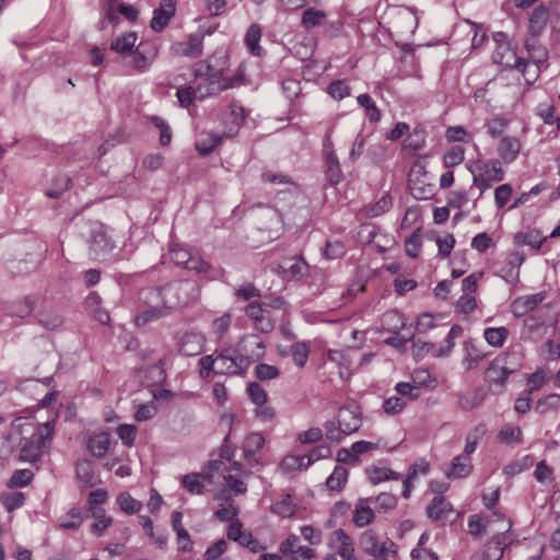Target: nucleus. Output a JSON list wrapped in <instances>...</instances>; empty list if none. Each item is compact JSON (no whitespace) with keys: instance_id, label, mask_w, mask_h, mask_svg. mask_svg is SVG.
<instances>
[{"instance_id":"f257e3e1","label":"nucleus","mask_w":560,"mask_h":560,"mask_svg":"<svg viewBox=\"0 0 560 560\" xmlns=\"http://www.w3.org/2000/svg\"><path fill=\"white\" fill-rule=\"evenodd\" d=\"M199 288L192 281H178L161 288H147L140 291L139 299L143 303L135 318L137 326H144L163 317L166 310L176 305L187 304L197 300Z\"/></svg>"},{"instance_id":"f03ea898","label":"nucleus","mask_w":560,"mask_h":560,"mask_svg":"<svg viewBox=\"0 0 560 560\" xmlns=\"http://www.w3.org/2000/svg\"><path fill=\"white\" fill-rule=\"evenodd\" d=\"M196 86L180 88L176 92L182 107H188L195 97L200 100L233 88V81L223 77L222 69H217L207 62H200L195 69Z\"/></svg>"},{"instance_id":"7ed1b4c3","label":"nucleus","mask_w":560,"mask_h":560,"mask_svg":"<svg viewBox=\"0 0 560 560\" xmlns=\"http://www.w3.org/2000/svg\"><path fill=\"white\" fill-rule=\"evenodd\" d=\"M58 415L55 413L51 420L45 423L31 424L33 431L30 436H26L21 442L19 458L24 463H35L38 460L45 451L50 447L54 432L55 421Z\"/></svg>"},{"instance_id":"20e7f679","label":"nucleus","mask_w":560,"mask_h":560,"mask_svg":"<svg viewBox=\"0 0 560 560\" xmlns=\"http://www.w3.org/2000/svg\"><path fill=\"white\" fill-rule=\"evenodd\" d=\"M361 427V412L355 406L342 407L338 411L337 422L326 421L324 424L326 438L339 443L345 436L357 432Z\"/></svg>"},{"instance_id":"39448f33","label":"nucleus","mask_w":560,"mask_h":560,"mask_svg":"<svg viewBox=\"0 0 560 560\" xmlns=\"http://www.w3.org/2000/svg\"><path fill=\"white\" fill-rule=\"evenodd\" d=\"M159 56V46L151 40L140 42L135 49L122 57L124 63L138 73L148 72Z\"/></svg>"},{"instance_id":"423d86ee","label":"nucleus","mask_w":560,"mask_h":560,"mask_svg":"<svg viewBox=\"0 0 560 560\" xmlns=\"http://www.w3.org/2000/svg\"><path fill=\"white\" fill-rule=\"evenodd\" d=\"M170 255L176 265L183 266L188 270H194L200 275H205L209 280L214 279L217 276V272L211 268V266L205 261L197 252H192V249L188 247L177 245L173 246L170 249Z\"/></svg>"},{"instance_id":"0eeeda50","label":"nucleus","mask_w":560,"mask_h":560,"mask_svg":"<svg viewBox=\"0 0 560 560\" xmlns=\"http://www.w3.org/2000/svg\"><path fill=\"white\" fill-rule=\"evenodd\" d=\"M116 243L108 234L107 229L100 223L91 228L90 254L95 259H106L115 249Z\"/></svg>"},{"instance_id":"6e6552de","label":"nucleus","mask_w":560,"mask_h":560,"mask_svg":"<svg viewBox=\"0 0 560 560\" xmlns=\"http://www.w3.org/2000/svg\"><path fill=\"white\" fill-rule=\"evenodd\" d=\"M178 352L183 355L194 357L203 351L206 337L197 330H178L175 334Z\"/></svg>"},{"instance_id":"1a4fd4ad","label":"nucleus","mask_w":560,"mask_h":560,"mask_svg":"<svg viewBox=\"0 0 560 560\" xmlns=\"http://www.w3.org/2000/svg\"><path fill=\"white\" fill-rule=\"evenodd\" d=\"M217 362L219 374L237 375L248 369V361L243 360L236 348L224 349L217 357Z\"/></svg>"},{"instance_id":"9d476101","label":"nucleus","mask_w":560,"mask_h":560,"mask_svg":"<svg viewBox=\"0 0 560 560\" xmlns=\"http://www.w3.org/2000/svg\"><path fill=\"white\" fill-rule=\"evenodd\" d=\"M217 362L219 374L237 375L248 369V361L243 360L236 348L224 349L217 357Z\"/></svg>"},{"instance_id":"9b49d317","label":"nucleus","mask_w":560,"mask_h":560,"mask_svg":"<svg viewBox=\"0 0 560 560\" xmlns=\"http://www.w3.org/2000/svg\"><path fill=\"white\" fill-rule=\"evenodd\" d=\"M243 360L248 361V366L265 357L266 347L257 335H246L235 346Z\"/></svg>"},{"instance_id":"f8f14e48","label":"nucleus","mask_w":560,"mask_h":560,"mask_svg":"<svg viewBox=\"0 0 560 560\" xmlns=\"http://www.w3.org/2000/svg\"><path fill=\"white\" fill-rule=\"evenodd\" d=\"M515 366H508V355L501 354L491 361L486 370V380L490 384L500 385L504 387L509 376L514 373Z\"/></svg>"},{"instance_id":"ddd939ff","label":"nucleus","mask_w":560,"mask_h":560,"mask_svg":"<svg viewBox=\"0 0 560 560\" xmlns=\"http://www.w3.org/2000/svg\"><path fill=\"white\" fill-rule=\"evenodd\" d=\"M328 547L338 553L342 560H357L352 539L341 528H338L330 534Z\"/></svg>"},{"instance_id":"4468645a","label":"nucleus","mask_w":560,"mask_h":560,"mask_svg":"<svg viewBox=\"0 0 560 560\" xmlns=\"http://www.w3.org/2000/svg\"><path fill=\"white\" fill-rule=\"evenodd\" d=\"M469 171L470 173L479 174L492 183L502 182L505 175L502 163L498 159L477 161L469 167Z\"/></svg>"},{"instance_id":"2eb2a0df","label":"nucleus","mask_w":560,"mask_h":560,"mask_svg":"<svg viewBox=\"0 0 560 560\" xmlns=\"http://www.w3.org/2000/svg\"><path fill=\"white\" fill-rule=\"evenodd\" d=\"M176 13V0H161L159 8L154 9L150 27L154 32H161Z\"/></svg>"},{"instance_id":"dca6fc26","label":"nucleus","mask_w":560,"mask_h":560,"mask_svg":"<svg viewBox=\"0 0 560 560\" xmlns=\"http://www.w3.org/2000/svg\"><path fill=\"white\" fill-rule=\"evenodd\" d=\"M464 358L462 365L466 371L475 370L479 366L480 362L487 358L488 353L485 351L482 345L477 340L469 339L464 343Z\"/></svg>"},{"instance_id":"f3484780","label":"nucleus","mask_w":560,"mask_h":560,"mask_svg":"<svg viewBox=\"0 0 560 560\" xmlns=\"http://www.w3.org/2000/svg\"><path fill=\"white\" fill-rule=\"evenodd\" d=\"M279 270L283 279L290 280H301L308 273V265L307 262L300 257H292L284 259L279 265Z\"/></svg>"},{"instance_id":"a211bd4d","label":"nucleus","mask_w":560,"mask_h":560,"mask_svg":"<svg viewBox=\"0 0 560 560\" xmlns=\"http://www.w3.org/2000/svg\"><path fill=\"white\" fill-rule=\"evenodd\" d=\"M521 149L522 142L520 138L515 136H502L498 143L497 152L501 163L511 164L517 159Z\"/></svg>"},{"instance_id":"6ab92c4d","label":"nucleus","mask_w":560,"mask_h":560,"mask_svg":"<svg viewBox=\"0 0 560 560\" xmlns=\"http://www.w3.org/2000/svg\"><path fill=\"white\" fill-rule=\"evenodd\" d=\"M245 314L253 320L257 330L267 334L273 329V322L269 313L261 308L259 302H250L245 307Z\"/></svg>"},{"instance_id":"aec40b11","label":"nucleus","mask_w":560,"mask_h":560,"mask_svg":"<svg viewBox=\"0 0 560 560\" xmlns=\"http://www.w3.org/2000/svg\"><path fill=\"white\" fill-rule=\"evenodd\" d=\"M171 52L177 57L197 58L202 52V40L191 35L187 42H176L171 46Z\"/></svg>"},{"instance_id":"412c9836","label":"nucleus","mask_w":560,"mask_h":560,"mask_svg":"<svg viewBox=\"0 0 560 560\" xmlns=\"http://www.w3.org/2000/svg\"><path fill=\"white\" fill-rule=\"evenodd\" d=\"M393 27L400 35L413 34L418 27V18L411 10L401 9L394 16Z\"/></svg>"},{"instance_id":"4be33fe9","label":"nucleus","mask_w":560,"mask_h":560,"mask_svg":"<svg viewBox=\"0 0 560 560\" xmlns=\"http://www.w3.org/2000/svg\"><path fill=\"white\" fill-rule=\"evenodd\" d=\"M210 471H203L201 474L191 472L182 477V486L190 494L199 495L203 493L206 482H211Z\"/></svg>"},{"instance_id":"5701e85b","label":"nucleus","mask_w":560,"mask_h":560,"mask_svg":"<svg viewBox=\"0 0 560 560\" xmlns=\"http://www.w3.org/2000/svg\"><path fill=\"white\" fill-rule=\"evenodd\" d=\"M451 513L453 505L442 495L434 497L427 508L428 517L434 522L446 520Z\"/></svg>"},{"instance_id":"b1692460","label":"nucleus","mask_w":560,"mask_h":560,"mask_svg":"<svg viewBox=\"0 0 560 560\" xmlns=\"http://www.w3.org/2000/svg\"><path fill=\"white\" fill-rule=\"evenodd\" d=\"M231 471H234L235 475L229 472L224 476V480L226 486L232 490L235 494L245 493L247 490L246 483L241 477H247L248 472L240 463H233L231 466Z\"/></svg>"},{"instance_id":"393cba45","label":"nucleus","mask_w":560,"mask_h":560,"mask_svg":"<svg viewBox=\"0 0 560 560\" xmlns=\"http://www.w3.org/2000/svg\"><path fill=\"white\" fill-rule=\"evenodd\" d=\"M116 12L124 15L129 22H136L139 16V11L135 5L116 3V0H107L106 18L109 22L116 19Z\"/></svg>"},{"instance_id":"a878e982","label":"nucleus","mask_w":560,"mask_h":560,"mask_svg":"<svg viewBox=\"0 0 560 560\" xmlns=\"http://www.w3.org/2000/svg\"><path fill=\"white\" fill-rule=\"evenodd\" d=\"M471 470L470 457L460 454L452 459L450 468L446 470V476L452 479L465 478L470 475Z\"/></svg>"},{"instance_id":"bb28decb","label":"nucleus","mask_w":560,"mask_h":560,"mask_svg":"<svg viewBox=\"0 0 560 560\" xmlns=\"http://www.w3.org/2000/svg\"><path fill=\"white\" fill-rule=\"evenodd\" d=\"M137 520L152 544L156 545L161 549L166 547L168 541L167 536L154 530L153 521L148 515H138Z\"/></svg>"},{"instance_id":"cd10ccee","label":"nucleus","mask_w":560,"mask_h":560,"mask_svg":"<svg viewBox=\"0 0 560 560\" xmlns=\"http://www.w3.org/2000/svg\"><path fill=\"white\" fill-rule=\"evenodd\" d=\"M137 40L138 35L136 32H127L113 39L110 49L124 57L135 49Z\"/></svg>"},{"instance_id":"c85d7f7f","label":"nucleus","mask_w":560,"mask_h":560,"mask_svg":"<svg viewBox=\"0 0 560 560\" xmlns=\"http://www.w3.org/2000/svg\"><path fill=\"white\" fill-rule=\"evenodd\" d=\"M110 446V435L106 432L95 433L88 441V450L95 457H103Z\"/></svg>"},{"instance_id":"c756f323","label":"nucleus","mask_w":560,"mask_h":560,"mask_svg":"<svg viewBox=\"0 0 560 560\" xmlns=\"http://www.w3.org/2000/svg\"><path fill=\"white\" fill-rule=\"evenodd\" d=\"M506 546L505 533L494 535L479 552L486 553L489 560H500Z\"/></svg>"},{"instance_id":"7c9ffc66","label":"nucleus","mask_w":560,"mask_h":560,"mask_svg":"<svg viewBox=\"0 0 560 560\" xmlns=\"http://www.w3.org/2000/svg\"><path fill=\"white\" fill-rule=\"evenodd\" d=\"M549 18L548 9L544 5L536 7L529 16V32L538 36L545 28Z\"/></svg>"},{"instance_id":"2f4dec72","label":"nucleus","mask_w":560,"mask_h":560,"mask_svg":"<svg viewBox=\"0 0 560 560\" xmlns=\"http://www.w3.org/2000/svg\"><path fill=\"white\" fill-rule=\"evenodd\" d=\"M353 523L363 527L369 525L374 520V511L371 508L369 499L360 500L353 512Z\"/></svg>"},{"instance_id":"473e14b6","label":"nucleus","mask_w":560,"mask_h":560,"mask_svg":"<svg viewBox=\"0 0 560 560\" xmlns=\"http://www.w3.org/2000/svg\"><path fill=\"white\" fill-rule=\"evenodd\" d=\"M497 440L508 445H516L523 441V433L520 427L505 424L498 432Z\"/></svg>"},{"instance_id":"72a5a7b5","label":"nucleus","mask_w":560,"mask_h":560,"mask_svg":"<svg viewBox=\"0 0 560 560\" xmlns=\"http://www.w3.org/2000/svg\"><path fill=\"white\" fill-rule=\"evenodd\" d=\"M222 137L215 132L202 133L196 142V150L206 156L210 154L221 142Z\"/></svg>"},{"instance_id":"f704fd0d","label":"nucleus","mask_w":560,"mask_h":560,"mask_svg":"<svg viewBox=\"0 0 560 560\" xmlns=\"http://www.w3.org/2000/svg\"><path fill=\"white\" fill-rule=\"evenodd\" d=\"M509 329L506 327H489L483 330L486 342L493 348H501L508 340Z\"/></svg>"},{"instance_id":"c9c22d12","label":"nucleus","mask_w":560,"mask_h":560,"mask_svg":"<svg viewBox=\"0 0 560 560\" xmlns=\"http://www.w3.org/2000/svg\"><path fill=\"white\" fill-rule=\"evenodd\" d=\"M406 325L405 318L398 311H388L383 315L382 326L385 330L397 334Z\"/></svg>"},{"instance_id":"e433bc0d","label":"nucleus","mask_w":560,"mask_h":560,"mask_svg":"<svg viewBox=\"0 0 560 560\" xmlns=\"http://www.w3.org/2000/svg\"><path fill=\"white\" fill-rule=\"evenodd\" d=\"M116 503L127 515H133L142 509V503L129 492H120L116 498Z\"/></svg>"},{"instance_id":"4c0bfd02","label":"nucleus","mask_w":560,"mask_h":560,"mask_svg":"<svg viewBox=\"0 0 560 560\" xmlns=\"http://www.w3.org/2000/svg\"><path fill=\"white\" fill-rule=\"evenodd\" d=\"M349 472L342 466H336L334 471L326 480V486L330 491H341L348 480Z\"/></svg>"},{"instance_id":"58836bf2","label":"nucleus","mask_w":560,"mask_h":560,"mask_svg":"<svg viewBox=\"0 0 560 560\" xmlns=\"http://www.w3.org/2000/svg\"><path fill=\"white\" fill-rule=\"evenodd\" d=\"M483 399L485 393L481 389H474L463 394L459 397L458 405L463 410L469 411L480 406Z\"/></svg>"},{"instance_id":"ea45409f","label":"nucleus","mask_w":560,"mask_h":560,"mask_svg":"<svg viewBox=\"0 0 560 560\" xmlns=\"http://www.w3.org/2000/svg\"><path fill=\"white\" fill-rule=\"evenodd\" d=\"M547 238V236H542L541 233L535 229L525 233H518L515 236V241L518 244L530 246L534 249H539Z\"/></svg>"},{"instance_id":"a19ab883","label":"nucleus","mask_w":560,"mask_h":560,"mask_svg":"<svg viewBox=\"0 0 560 560\" xmlns=\"http://www.w3.org/2000/svg\"><path fill=\"white\" fill-rule=\"evenodd\" d=\"M261 39V28L258 24H252L245 36V42L250 52L254 56H261L262 48L259 46V42Z\"/></svg>"},{"instance_id":"79ce46f5","label":"nucleus","mask_w":560,"mask_h":560,"mask_svg":"<svg viewBox=\"0 0 560 560\" xmlns=\"http://www.w3.org/2000/svg\"><path fill=\"white\" fill-rule=\"evenodd\" d=\"M411 382L422 392L423 388H434L436 386L435 378L427 369H416L410 374Z\"/></svg>"},{"instance_id":"37998d69","label":"nucleus","mask_w":560,"mask_h":560,"mask_svg":"<svg viewBox=\"0 0 560 560\" xmlns=\"http://www.w3.org/2000/svg\"><path fill=\"white\" fill-rule=\"evenodd\" d=\"M75 470L78 478L86 486H94L96 483L97 477L90 460H79L75 465Z\"/></svg>"},{"instance_id":"c03bdc74","label":"nucleus","mask_w":560,"mask_h":560,"mask_svg":"<svg viewBox=\"0 0 560 560\" xmlns=\"http://www.w3.org/2000/svg\"><path fill=\"white\" fill-rule=\"evenodd\" d=\"M326 12L320 9L310 8L303 12L301 24L305 28L319 26L326 20Z\"/></svg>"},{"instance_id":"a18cd8bd","label":"nucleus","mask_w":560,"mask_h":560,"mask_svg":"<svg viewBox=\"0 0 560 560\" xmlns=\"http://www.w3.org/2000/svg\"><path fill=\"white\" fill-rule=\"evenodd\" d=\"M360 547L364 552L371 556H376L377 552H380L378 549V537L376 533L373 529H366L363 532L360 536L359 540Z\"/></svg>"},{"instance_id":"49530a36","label":"nucleus","mask_w":560,"mask_h":560,"mask_svg":"<svg viewBox=\"0 0 560 560\" xmlns=\"http://www.w3.org/2000/svg\"><path fill=\"white\" fill-rule=\"evenodd\" d=\"M327 177L331 185H337L342 178V172L337 156L332 151L326 154Z\"/></svg>"},{"instance_id":"de8ad7c7","label":"nucleus","mask_w":560,"mask_h":560,"mask_svg":"<svg viewBox=\"0 0 560 560\" xmlns=\"http://www.w3.org/2000/svg\"><path fill=\"white\" fill-rule=\"evenodd\" d=\"M271 511L281 517L287 518L294 515L296 505L293 502L292 497L287 494L271 506Z\"/></svg>"},{"instance_id":"09e8293b","label":"nucleus","mask_w":560,"mask_h":560,"mask_svg":"<svg viewBox=\"0 0 560 560\" xmlns=\"http://www.w3.org/2000/svg\"><path fill=\"white\" fill-rule=\"evenodd\" d=\"M485 434L486 427L483 424L476 425L466 436V443L463 455L469 457V455L476 451L478 442L482 439Z\"/></svg>"},{"instance_id":"8fccbe9b","label":"nucleus","mask_w":560,"mask_h":560,"mask_svg":"<svg viewBox=\"0 0 560 560\" xmlns=\"http://www.w3.org/2000/svg\"><path fill=\"white\" fill-rule=\"evenodd\" d=\"M392 206V198L385 195L381 197L376 202L365 206L363 211L368 217L375 218L387 212Z\"/></svg>"},{"instance_id":"3c124183","label":"nucleus","mask_w":560,"mask_h":560,"mask_svg":"<svg viewBox=\"0 0 560 560\" xmlns=\"http://www.w3.org/2000/svg\"><path fill=\"white\" fill-rule=\"evenodd\" d=\"M83 521V513L78 508H72L65 516L60 518V527L63 529H78Z\"/></svg>"},{"instance_id":"603ef678","label":"nucleus","mask_w":560,"mask_h":560,"mask_svg":"<svg viewBox=\"0 0 560 560\" xmlns=\"http://www.w3.org/2000/svg\"><path fill=\"white\" fill-rule=\"evenodd\" d=\"M265 439L262 434L253 432L248 434L244 441L243 450L246 457L254 456L259 450L262 448Z\"/></svg>"},{"instance_id":"864d4df0","label":"nucleus","mask_w":560,"mask_h":560,"mask_svg":"<svg viewBox=\"0 0 560 560\" xmlns=\"http://www.w3.org/2000/svg\"><path fill=\"white\" fill-rule=\"evenodd\" d=\"M0 502L8 512H13L23 506L25 497L22 492H3L0 495Z\"/></svg>"},{"instance_id":"5fc2aeb1","label":"nucleus","mask_w":560,"mask_h":560,"mask_svg":"<svg viewBox=\"0 0 560 560\" xmlns=\"http://www.w3.org/2000/svg\"><path fill=\"white\" fill-rule=\"evenodd\" d=\"M465 159V149L462 145H454L443 155V165L446 168H453L463 163Z\"/></svg>"},{"instance_id":"6e6d98bb","label":"nucleus","mask_w":560,"mask_h":560,"mask_svg":"<svg viewBox=\"0 0 560 560\" xmlns=\"http://www.w3.org/2000/svg\"><path fill=\"white\" fill-rule=\"evenodd\" d=\"M369 479L373 485H377L385 480H398L400 478L399 474L387 469V468H380V467H373L368 469Z\"/></svg>"},{"instance_id":"4d7b16f0","label":"nucleus","mask_w":560,"mask_h":560,"mask_svg":"<svg viewBox=\"0 0 560 560\" xmlns=\"http://www.w3.org/2000/svg\"><path fill=\"white\" fill-rule=\"evenodd\" d=\"M370 504H374V508L377 512H387L390 509H394L397 503V499L395 495L390 493H381L375 498H368Z\"/></svg>"},{"instance_id":"13d9d810","label":"nucleus","mask_w":560,"mask_h":560,"mask_svg":"<svg viewBox=\"0 0 560 560\" xmlns=\"http://www.w3.org/2000/svg\"><path fill=\"white\" fill-rule=\"evenodd\" d=\"M532 465L530 457L524 456L521 459H516L505 465L502 469V472L508 478L514 477L529 468Z\"/></svg>"},{"instance_id":"bf43d9fd","label":"nucleus","mask_w":560,"mask_h":560,"mask_svg":"<svg viewBox=\"0 0 560 560\" xmlns=\"http://www.w3.org/2000/svg\"><path fill=\"white\" fill-rule=\"evenodd\" d=\"M34 478V474L30 469L15 470L10 480L8 481L9 488H23L26 487Z\"/></svg>"},{"instance_id":"052dcab7","label":"nucleus","mask_w":560,"mask_h":560,"mask_svg":"<svg viewBox=\"0 0 560 560\" xmlns=\"http://www.w3.org/2000/svg\"><path fill=\"white\" fill-rule=\"evenodd\" d=\"M34 310V300L25 298L22 301L15 302L10 306L9 313L11 316L24 318L28 316Z\"/></svg>"},{"instance_id":"680f3d73","label":"nucleus","mask_w":560,"mask_h":560,"mask_svg":"<svg viewBox=\"0 0 560 560\" xmlns=\"http://www.w3.org/2000/svg\"><path fill=\"white\" fill-rule=\"evenodd\" d=\"M560 408V395L549 394L537 400L535 409L539 413H546L549 410H556Z\"/></svg>"},{"instance_id":"e2e57ef3","label":"nucleus","mask_w":560,"mask_h":560,"mask_svg":"<svg viewBox=\"0 0 560 560\" xmlns=\"http://www.w3.org/2000/svg\"><path fill=\"white\" fill-rule=\"evenodd\" d=\"M38 322L47 329H56L63 323L62 316L55 311H42Z\"/></svg>"},{"instance_id":"0e129e2a","label":"nucleus","mask_w":560,"mask_h":560,"mask_svg":"<svg viewBox=\"0 0 560 560\" xmlns=\"http://www.w3.org/2000/svg\"><path fill=\"white\" fill-rule=\"evenodd\" d=\"M331 455V450L328 445H318L314 448H312L307 454L303 455V458L305 460V465L307 468L315 462L328 458Z\"/></svg>"},{"instance_id":"69168bd1","label":"nucleus","mask_w":560,"mask_h":560,"mask_svg":"<svg viewBox=\"0 0 560 560\" xmlns=\"http://www.w3.org/2000/svg\"><path fill=\"white\" fill-rule=\"evenodd\" d=\"M291 355H292L294 363L298 366L302 368L305 365V363L308 360L310 348L304 342H295L291 347Z\"/></svg>"},{"instance_id":"338daca9","label":"nucleus","mask_w":560,"mask_h":560,"mask_svg":"<svg viewBox=\"0 0 560 560\" xmlns=\"http://www.w3.org/2000/svg\"><path fill=\"white\" fill-rule=\"evenodd\" d=\"M151 122L160 130V143L168 145L172 141V131L168 124L160 116H152Z\"/></svg>"},{"instance_id":"774afa93","label":"nucleus","mask_w":560,"mask_h":560,"mask_svg":"<svg viewBox=\"0 0 560 560\" xmlns=\"http://www.w3.org/2000/svg\"><path fill=\"white\" fill-rule=\"evenodd\" d=\"M395 392L410 400H416L420 397L421 390L412 382H399L395 385Z\"/></svg>"}]
</instances>
